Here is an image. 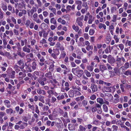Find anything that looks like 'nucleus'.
<instances>
[{
  "label": "nucleus",
  "mask_w": 131,
  "mask_h": 131,
  "mask_svg": "<svg viewBox=\"0 0 131 131\" xmlns=\"http://www.w3.org/2000/svg\"><path fill=\"white\" fill-rule=\"evenodd\" d=\"M72 72L74 74L77 76L78 77H81L83 73V70L77 69V68H72Z\"/></svg>",
  "instance_id": "f257e3e1"
},
{
  "label": "nucleus",
  "mask_w": 131,
  "mask_h": 131,
  "mask_svg": "<svg viewBox=\"0 0 131 131\" xmlns=\"http://www.w3.org/2000/svg\"><path fill=\"white\" fill-rule=\"evenodd\" d=\"M90 88L92 90V93H93L97 91L98 88L96 85L92 83Z\"/></svg>",
  "instance_id": "f03ea898"
},
{
  "label": "nucleus",
  "mask_w": 131,
  "mask_h": 131,
  "mask_svg": "<svg viewBox=\"0 0 131 131\" xmlns=\"http://www.w3.org/2000/svg\"><path fill=\"white\" fill-rule=\"evenodd\" d=\"M101 90L103 93L110 92L111 91V87H108L106 86H103Z\"/></svg>",
  "instance_id": "7ed1b4c3"
},
{
  "label": "nucleus",
  "mask_w": 131,
  "mask_h": 131,
  "mask_svg": "<svg viewBox=\"0 0 131 131\" xmlns=\"http://www.w3.org/2000/svg\"><path fill=\"white\" fill-rule=\"evenodd\" d=\"M108 62L111 64L112 66H114V63L115 62V60L113 57H107Z\"/></svg>",
  "instance_id": "20e7f679"
},
{
  "label": "nucleus",
  "mask_w": 131,
  "mask_h": 131,
  "mask_svg": "<svg viewBox=\"0 0 131 131\" xmlns=\"http://www.w3.org/2000/svg\"><path fill=\"white\" fill-rule=\"evenodd\" d=\"M18 64L20 66L19 68L20 69H23L24 68V65L23 61L21 60H20L18 61Z\"/></svg>",
  "instance_id": "39448f33"
},
{
  "label": "nucleus",
  "mask_w": 131,
  "mask_h": 131,
  "mask_svg": "<svg viewBox=\"0 0 131 131\" xmlns=\"http://www.w3.org/2000/svg\"><path fill=\"white\" fill-rule=\"evenodd\" d=\"M96 106L97 108V112L98 113L101 114L102 112L101 105L99 104H96Z\"/></svg>",
  "instance_id": "423d86ee"
},
{
  "label": "nucleus",
  "mask_w": 131,
  "mask_h": 131,
  "mask_svg": "<svg viewBox=\"0 0 131 131\" xmlns=\"http://www.w3.org/2000/svg\"><path fill=\"white\" fill-rule=\"evenodd\" d=\"M117 58L116 59V61L118 62H121L122 61L123 62V63H124L125 61V59L124 57H122L121 58H118V56H117Z\"/></svg>",
  "instance_id": "0eeeda50"
},
{
  "label": "nucleus",
  "mask_w": 131,
  "mask_h": 131,
  "mask_svg": "<svg viewBox=\"0 0 131 131\" xmlns=\"http://www.w3.org/2000/svg\"><path fill=\"white\" fill-rule=\"evenodd\" d=\"M37 92L39 94L44 95L46 94L44 90H41L40 89L37 90Z\"/></svg>",
  "instance_id": "6e6552de"
},
{
  "label": "nucleus",
  "mask_w": 131,
  "mask_h": 131,
  "mask_svg": "<svg viewBox=\"0 0 131 131\" xmlns=\"http://www.w3.org/2000/svg\"><path fill=\"white\" fill-rule=\"evenodd\" d=\"M74 91L71 90L68 92V94L69 96L70 97H73L74 96Z\"/></svg>",
  "instance_id": "1a4fd4ad"
},
{
  "label": "nucleus",
  "mask_w": 131,
  "mask_h": 131,
  "mask_svg": "<svg viewBox=\"0 0 131 131\" xmlns=\"http://www.w3.org/2000/svg\"><path fill=\"white\" fill-rule=\"evenodd\" d=\"M45 76L46 77L50 79H52V77L51 75V73L50 72L46 73Z\"/></svg>",
  "instance_id": "9d476101"
},
{
  "label": "nucleus",
  "mask_w": 131,
  "mask_h": 131,
  "mask_svg": "<svg viewBox=\"0 0 131 131\" xmlns=\"http://www.w3.org/2000/svg\"><path fill=\"white\" fill-rule=\"evenodd\" d=\"M97 101L98 103H100L101 104H103L104 103L103 99L102 98H97Z\"/></svg>",
  "instance_id": "9b49d317"
},
{
  "label": "nucleus",
  "mask_w": 131,
  "mask_h": 131,
  "mask_svg": "<svg viewBox=\"0 0 131 131\" xmlns=\"http://www.w3.org/2000/svg\"><path fill=\"white\" fill-rule=\"evenodd\" d=\"M129 67V64L128 62H126L124 64V66H123L120 68V69L122 68H124L125 69H127Z\"/></svg>",
  "instance_id": "f8f14e48"
},
{
  "label": "nucleus",
  "mask_w": 131,
  "mask_h": 131,
  "mask_svg": "<svg viewBox=\"0 0 131 131\" xmlns=\"http://www.w3.org/2000/svg\"><path fill=\"white\" fill-rule=\"evenodd\" d=\"M50 22L51 24L56 25L57 23V21L54 18L52 17L50 19Z\"/></svg>",
  "instance_id": "ddd939ff"
},
{
  "label": "nucleus",
  "mask_w": 131,
  "mask_h": 131,
  "mask_svg": "<svg viewBox=\"0 0 131 131\" xmlns=\"http://www.w3.org/2000/svg\"><path fill=\"white\" fill-rule=\"evenodd\" d=\"M84 71L87 77H91V74L88 70H84Z\"/></svg>",
  "instance_id": "4468645a"
},
{
  "label": "nucleus",
  "mask_w": 131,
  "mask_h": 131,
  "mask_svg": "<svg viewBox=\"0 0 131 131\" xmlns=\"http://www.w3.org/2000/svg\"><path fill=\"white\" fill-rule=\"evenodd\" d=\"M87 69L90 72H92L94 69V68L92 66L90 65H88L86 67Z\"/></svg>",
  "instance_id": "2eb2a0df"
},
{
  "label": "nucleus",
  "mask_w": 131,
  "mask_h": 131,
  "mask_svg": "<svg viewBox=\"0 0 131 131\" xmlns=\"http://www.w3.org/2000/svg\"><path fill=\"white\" fill-rule=\"evenodd\" d=\"M66 52L64 51H62L61 52V53L60 54V56L59 57V59L61 58H63L66 56Z\"/></svg>",
  "instance_id": "dca6fc26"
},
{
  "label": "nucleus",
  "mask_w": 131,
  "mask_h": 131,
  "mask_svg": "<svg viewBox=\"0 0 131 131\" xmlns=\"http://www.w3.org/2000/svg\"><path fill=\"white\" fill-rule=\"evenodd\" d=\"M111 13H114L117 10V8L115 6H113L111 8Z\"/></svg>",
  "instance_id": "f3484780"
},
{
  "label": "nucleus",
  "mask_w": 131,
  "mask_h": 131,
  "mask_svg": "<svg viewBox=\"0 0 131 131\" xmlns=\"http://www.w3.org/2000/svg\"><path fill=\"white\" fill-rule=\"evenodd\" d=\"M1 8L3 10L4 12H6L7 10V6L6 5L3 3L2 4Z\"/></svg>",
  "instance_id": "a211bd4d"
},
{
  "label": "nucleus",
  "mask_w": 131,
  "mask_h": 131,
  "mask_svg": "<svg viewBox=\"0 0 131 131\" xmlns=\"http://www.w3.org/2000/svg\"><path fill=\"white\" fill-rule=\"evenodd\" d=\"M106 67L104 65H101L100 66V71H102L106 69Z\"/></svg>",
  "instance_id": "6ab92c4d"
},
{
  "label": "nucleus",
  "mask_w": 131,
  "mask_h": 131,
  "mask_svg": "<svg viewBox=\"0 0 131 131\" xmlns=\"http://www.w3.org/2000/svg\"><path fill=\"white\" fill-rule=\"evenodd\" d=\"M6 112L8 114H11L13 113V110L11 108L7 109L6 110Z\"/></svg>",
  "instance_id": "aec40b11"
},
{
  "label": "nucleus",
  "mask_w": 131,
  "mask_h": 131,
  "mask_svg": "<svg viewBox=\"0 0 131 131\" xmlns=\"http://www.w3.org/2000/svg\"><path fill=\"white\" fill-rule=\"evenodd\" d=\"M39 75V73L38 71H35L34 72V76L33 75V77H35L34 79L36 80Z\"/></svg>",
  "instance_id": "412c9836"
},
{
  "label": "nucleus",
  "mask_w": 131,
  "mask_h": 131,
  "mask_svg": "<svg viewBox=\"0 0 131 131\" xmlns=\"http://www.w3.org/2000/svg\"><path fill=\"white\" fill-rule=\"evenodd\" d=\"M99 121L96 119L93 120L91 124L95 125H99Z\"/></svg>",
  "instance_id": "4be33fe9"
},
{
  "label": "nucleus",
  "mask_w": 131,
  "mask_h": 131,
  "mask_svg": "<svg viewBox=\"0 0 131 131\" xmlns=\"http://www.w3.org/2000/svg\"><path fill=\"white\" fill-rule=\"evenodd\" d=\"M72 89L73 90H78L81 91V88L78 86H73L72 87Z\"/></svg>",
  "instance_id": "5701e85b"
},
{
  "label": "nucleus",
  "mask_w": 131,
  "mask_h": 131,
  "mask_svg": "<svg viewBox=\"0 0 131 131\" xmlns=\"http://www.w3.org/2000/svg\"><path fill=\"white\" fill-rule=\"evenodd\" d=\"M72 28L73 29L75 30L76 32L78 31L79 29L78 26H76L75 25L72 26Z\"/></svg>",
  "instance_id": "b1692460"
},
{
  "label": "nucleus",
  "mask_w": 131,
  "mask_h": 131,
  "mask_svg": "<svg viewBox=\"0 0 131 131\" xmlns=\"http://www.w3.org/2000/svg\"><path fill=\"white\" fill-rule=\"evenodd\" d=\"M97 108L96 104L95 106H93L92 107L91 111L92 112H96L97 111Z\"/></svg>",
  "instance_id": "393cba45"
},
{
  "label": "nucleus",
  "mask_w": 131,
  "mask_h": 131,
  "mask_svg": "<svg viewBox=\"0 0 131 131\" xmlns=\"http://www.w3.org/2000/svg\"><path fill=\"white\" fill-rule=\"evenodd\" d=\"M76 22L79 26L80 27H82L83 26V23L81 21L76 19Z\"/></svg>",
  "instance_id": "a878e982"
},
{
  "label": "nucleus",
  "mask_w": 131,
  "mask_h": 131,
  "mask_svg": "<svg viewBox=\"0 0 131 131\" xmlns=\"http://www.w3.org/2000/svg\"><path fill=\"white\" fill-rule=\"evenodd\" d=\"M93 49V46L92 45H89L86 47V49L88 51H90V50H92Z\"/></svg>",
  "instance_id": "bb28decb"
},
{
  "label": "nucleus",
  "mask_w": 131,
  "mask_h": 131,
  "mask_svg": "<svg viewBox=\"0 0 131 131\" xmlns=\"http://www.w3.org/2000/svg\"><path fill=\"white\" fill-rule=\"evenodd\" d=\"M124 74L127 76L131 75V70H128L125 72Z\"/></svg>",
  "instance_id": "cd10ccee"
},
{
  "label": "nucleus",
  "mask_w": 131,
  "mask_h": 131,
  "mask_svg": "<svg viewBox=\"0 0 131 131\" xmlns=\"http://www.w3.org/2000/svg\"><path fill=\"white\" fill-rule=\"evenodd\" d=\"M92 16H90L89 17V20L88 21V23L89 24H92L93 21L92 19Z\"/></svg>",
  "instance_id": "c85d7f7f"
},
{
  "label": "nucleus",
  "mask_w": 131,
  "mask_h": 131,
  "mask_svg": "<svg viewBox=\"0 0 131 131\" xmlns=\"http://www.w3.org/2000/svg\"><path fill=\"white\" fill-rule=\"evenodd\" d=\"M83 37L84 39L86 40H89V37L88 34L85 33L83 35Z\"/></svg>",
  "instance_id": "c756f323"
},
{
  "label": "nucleus",
  "mask_w": 131,
  "mask_h": 131,
  "mask_svg": "<svg viewBox=\"0 0 131 131\" xmlns=\"http://www.w3.org/2000/svg\"><path fill=\"white\" fill-rule=\"evenodd\" d=\"M23 50L25 52H26L28 53H29L30 52V49L29 48H27L26 46H25L23 47Z\"/></svg>",
  "instance_id": "7c9ffc66"
},
{
  "label": "nucleus",
  "mask_w": 131,
  "mask_h": 131,
  "mask_svg": "<svg viewBox=\"0 0 131 131\" xmlns=\"http://www.w3.org/2000/svg\"><path fill=\"white\" fill-rule=\"evenodd\" d=\"M103 108L104 111L105 112H107L108 111V108L107 106L105 104L103 105Z\"/></svg>",
  "instance_id": "2f4dec72"
},
{
  "label": "nucleus",
  "mask_w": 131,
  "mask_h": 131,
  "mask_svg": "<svg viewBox=\"0 0 131 131\" xmlns=\"http://www.w3.org/2000/svg\"><path fill=\"white\" fill-rule=\"evenodd\" d=\"M80 131H85L86 129L85 128L81 125H80L79 127Z\"/></svg>",
  "instance_id": "473e14b6"
},
{
  "label": "nucleus",
  "mask_w": 131,
  "mask_h": 131,
  "mask_svg": "<svg viewBox=\"0 0 131 131\" xmlns=\"http://www.w3.org/2000/svg\"><path fill=\"white\" fill-rule=\"evenodd\" d=\"M125 88L126 89H129L131 90V84H126L125 86Z\"/></svg>",
  "instance_id": "72a5a7b5"
},
{
  "label": "nucleus",
  "mask_w": 131,
  "mask_h": 131,
  "mask_svg": "<svg viewBox=\"0 0 131 131\" xmlns=\"http://www.w3.org/2000/svg\"><path fill=\"white\" fill-rule=\"evenodd\" d=\"M65 33L64 31H62L61 32L57 31V34L59 36H60L61 35H63Z\"/></svg>",
  "instance_id": "f704fd0d"
},
{
  "label": "nucleus",
  "mask_w": 131,
  "mask_h": 131,
  "mask_svg": "<svg viewBox=\"0 0 131 131\" xmlns=\"http://www.w3.org/2000/svg\"><path fill=\"white\" fill-rule=\"evenodd\" d=\"M88 102L87 101L85 100H83L82 101V104L84 106H86L88 104Z\"/></svg>",
  "instance_id": "c9c22d12"
},
{
  "label": "nucleus",
  "mask_w": 131,
  "mask_h": 131,
  "mask_svg": "<svg viewBox=\"0 0 131 131\" xmlns=\"http://www.w3.org/2000/svg\"><path fill=\"white\" fill-rule=\"evenodd\" d=\"M95 31L93 29H90L89 31V34L90 35H92L94 34Z\"/></svg>",
  "instance_id": "e433bc0d"
},
{
  "label": "nucleus",
  "mask_w": 131,
  "mask_h": 131,
  "mask_svg": "<svg viewBox=\"0 0 131 131\" xmlns=\"http://www.w3.org/2000/svg\"><path fill=\"white\" fill-rule=\"evenodd\" d=\"M117 16L116 15H114L113 17V19L112 21L113 22H115L117 20Z\"/></svg>",
  "instance_id": "4c0bfd02"
},
{
  "label": "nucleus",
  "mask_w": 131,
  "mask_h": 131,
  "mask_svg": "<svg viewBox=\"0 0 131 131\" xmlns=\"http://www.w3.org/2000/svg\"><path fill=\"white\" fill-rule=\"evenodd\" d=\"M78 90H75L74 91V93L78 95H81V93L79 92Z\"/></svg>",
  "instance_id": "58836bf2"
},
{
  "label": "nucleus",
  "mask_w": 131,
  "mask_h": 131,
  "mask_svg": "<svg viewBox=\"0 0 131 131\" xmlns=\"http://www.w3.org/2000/svg\"><path fill=\"white\" fill-rule=\"evenodd\" d=\"M82 6L83 7L86 8V10H87L88 8V7L86 2L83 3Z\"/></svg>",
  "instance_id": "ea45409f"
},
{
  "label": "nucleus",
  "mask_w": 131,
  "mask_h": 131,
  "mask_svg": "<svg viewBox=\"0 0 131 131\" xmlns=\"http://www.w3.org/2000/svg\"><path fill=\"white\" fill-rule=\"evenodd\" d=\"M120 88L122 92H125V90L124 86L123 84H121L120 85Z\"/></svg>",
  "instance_id": "a19ab883"
},
{
  "label": "nucleus",
  "mask_w": 131,
  "mask_h": 131,
  "mask_svg": "<svg viewBox=\"0 0 131 131\" xmlns=\"http://www.w3.org/2000/svg\"><path fill=\"white\" fill-rule=\"evenodd\" d=\"M118 46L121 51L123 50L124 48V46L123 44H120L118 45Z\"/></svg>",
  "instance_id": "79ce46f5"
},
{
  "label": "nucleus",
  "mask_w": 131,
  "mask_h": 131,
  "mask_svg": "<svg viewBox=\"0 0 131 131\" xmlns=\"http://www.w3.org/2000/svg\"><path fill=\"white\" fill-rule=\"evenodd\" d=\"M112 127L113 129V131H117L118 130V127L115 125H113Z\"/></svg>",
  "instance_id": "37998d69"
},
{
  "label": "nucleus",
  "mask_w": 131,
  "mask_h": 131,
  "mask_svg": "<svg viewBox=\"0 0 131 131\" xmlns=\"http://www.w3.org/2000/svg\"><path fill=\"white\" fill-rule=\"evenodd\" d=\"M61 44L59 42H57L56 44V47L58 49L60 48Z\"/></svg>",
  "instance_id": "c03bdc74"
},
{
  "label": "nucleus",
  "mask_w": 131,
  "mask_h": 131,
  "mask_svg": "<svg viewBox=\"0 0 131 131\" xmlns=\"http://www.w3.org/2000/svg\"><path fill=\"white\" fill-rule=\"evenodd\" d=\"M113 38L115 41L116 43H117L119 42V39L118 38L117 36L116 35H114Z\"/></svg>",
  "instance_id": "a18cd8bd"
},
{
  "label": "nucleus",
  "mask_w": 131,
  "mask_h": 131,
  "mask_svg": "<svg viewBox=\"0 0 131 131\" xmlns=\"http://www.w3.org/2000/svg\"><path fill=\"white\" fill-rule=\"evenodd\" d=\"M127 44H128V46H131V41H130L128 40H127L126 42V43L125 45L127 46Z\"/></svg>",
  "instance_id": "49530a36"
},
{
  "label": "nucleus",
  "mask_w": 131,
  "mask_h": 131,
  "mask_svg": "<svg viewBox=\"0 0 131 131\" xmlns=\"http://www.w3.org/2000/svg\"><path fill=\"white\" fill-rule=\"evenodd\" d=\"M96 98V96L95 95L93 94L90 97V99L91 100H94Z\"/></svg>",
  "instance_id": "de8ad7c7"
},
{
  "label": "nucleus",
  "mask_w": 131,
  "mask_h": 131,
  "mask_svg": "<svg viewBox=\"0 0 131 131\" xmlns=\"http://www.w3.org/2000/svg\"><path fill=\"white\" fill-rule=\"evenodd\" d=\"M28 13L29 16H31L33 14V9H31L30 10H29Z\"/></svg>",
  "instance_id": "09e8293b"
},
{
  "label": "nucleus",
  "mask_w": 131,
  "mask_h": 131,
  "mask_svg": "<svg viewBox=\"0 0 131 131\" xmlns=\"http://www.w3.org/2000/svg\"><path fill=\"white\" fill-rule=\"evenodd\" d=\"M49 107L48 106H46V105H45L42 108V109L43 110V111H47V110H48L49 109Z\"/></svg>",
  "instance_id": "8fccbe9b"
},
{
  "label": "nucleus",
  "mask_w": 131,
  "mask_h": 131,
  "mask_svg": "<svg viewBox=\"0 0 131 131\" xmlns=\"http://www.w3.org/2000/svg\"><path fill=\"white\" fill-rule=\"evenodd\" d=\"M31 65L29 64H28L27 67V68L28 69V71L29 72H31L32 71V70L31 68Z\"/></svg>",
  "instance_id": "3c124183"
},
{
  "label": "nucleus",
  "mask_w": 131,
  "mask_h": 131,
  "mask_svg": "<svg viewBox=\"0 0 131 131\" xmlns=\"http://www.w3.org/2000/svg\"><path fill=\"white\" fill-rule=\"evenodd\" d=\"M95 40V37L94 36L91 37L90 39V40L91 42H94Z\"/></svg>",
  "instance_id": "603ef678"
},
{
  "label": "nucleus",
  "mask_w": 131,
  "mask_h": 131,
  "mask_svg": "<svg viewBox=\"0 0 131 131\" xmlns=\"http://www.w3.org/2000/svg\"><path fill=\"white\" fill-rule=\"evenodd\" d=\"M121 127L122 128H124L126 129L127 131H129L130 130L129 128L127 127L126 126L124 125H121Z\"/></svg>",
  "instance_id": "864d4df0"
},
{
  "label": "nucleus",
  "mask_w": 131,
  "mask_h": 131,
  "mask_svg": "<svg viewBox=\"0 0 131 131\" xmlns=\"http://www.w3.org/2000/svg\"><path fill=\"white\" fill-rule=\"evenodd\" d=\"M73 78V75L72 74L68 75V78L70 81H71L72 80Z\"/></svg>",
  "instance_id": "5fc2aeb1"
},
{
  "label": "nucleus",
  "mask_w": 131,
  "mask_h": 131,
  "mask_svg": "<svg viewBox=\"0 0 131 131\" xmlns=\"http://www.w3.org/2000/svg\"><path fill=\"white\" fill-rule=\"evenodd\" d=\"M113 70L114 72L116 74H117L119 72V70L118 68L115 67L114 68Z\"/></svg>",
  "instance_id": "6e6d98bb"
},
{
  "label": "nucleus",
  "mask_w": 131,
  "mask_h": 131,
  "mask_svg": "<svg viewBox=\"0 0 131 131\" xmlns=\"http://www.w3.org/2000/svg\"><path fill=\"white\" fill-rule=\"evenodd\" d=\"M47 93L49 94V95H53L54 94V92L52 90H50L47 91Z\"/></svg>",
  "instance_id": "4d7b16f0"
},
{
  "label": "nucleus",
  "mask_w": 131,
  "mask_h": 131,
  "mask_svg": "<svg viewBox=\"0 0 131 131\" xmlns=\"http://www.w3.org/2000/svg\"><path fill=\"white\" fill-rule=\"evenodd\" d=\"M123 63L122 62H117L116 63V67L117 68H119L123 64Z\"/></svg>",
  "instance_id": "13d9d810"
},
{
  "label": "nucleus",
  "mask_w": 131,
  "mask_h": 131,
  "mask_svg": "<svg viewBox=\"0 0 131 131\" xmlns=\"http://www.w3.org/2000/svg\"><path fill=\"white\" fill-rule=\"evenodd\" d=\"M50 102V100L48 98H47L45 100V103L46 104H49Z\"/></svg>",
  "instance_id": "bf43d9fd"
},
{
  "label": "nucleus",
  "mask_w": 131,
  "mask_h": 131,
  "mask_svg": "<svg viewBox=\"0 0 131 131\" xmlns=\"http://www.w3.org/2000/svg\"><path fill=\"white\" fill-rule=\"evenodd\" d=\"M54 66L53 64L51 65L49 67L50 70L51 71H53L54 69Z\"/></svg>",
  "instance_id": "052dcab7"
},
{
  "label": "nucleus",
  "mask_w": 131,
  "mask_h": 131,
  "mask_svg": "<svg viewBox=\"0 0 131 131\" xmlns=\"http://www.w3.org/2000/svg\"><path fill=\"white\" fill-rule=\"evenodd\" d=\"M107 68L109 70H112L113 69V68L111 67V65L108 64V63H107L106 64Z\"/></svg>",
  "instance_id": "680f3d73"
},
{
  "label": "nucleus",
  "mask_w": 131,
  "mask_h": 131,
  "mask_svg": "<svg viewBox=\"0 0 131 131\" xmlns=\"http://www.w3.org/2000/svg\"><path fill=\"white\" fill-rule=\"evenodd\" d=\"M48 13L47 11H44L43 13V15L45 17H47L48 15Z\"/></svg>",
  "instance_id": "e2e57ef3"
},
{
  "label": "nucleus",
  "mask_w": 131,
  "mask_h": 131,
  "mask_svg": "<svg viewBox=\"0 0 131 131\" xmlns=\"http://www.w3.org/2000/svg\"><path fill=\"white\" fill-rule=\"evenodd\" d=\"M119 101V98H115L114 99L113 103L115 104H116L118 103Z\"/></svg>",
  "instance_id": "0e129e2a"
},
{
  "label": "nucleus",
  "mask_w": 131,
  "mask_h": 131,
  "mask_svg": "<svg viewBox=\"0 0 131 131\" xmlns=\"http://www.w3.org/2000/svg\"><path fill=\"white\" fill-rule=\"evenodd\" d=\"M4 103L5 105L7 104H10V102L8 100H5L4 101Z\"/></svg>",
  "instance_id": "69168bd1"
},
{
  "label": "nucleus",
  "mask_w": 131,
  "mask_h": 131,
  "mask_svg": "<svg viewBox=\"0 0 131 131\" xmlns=\"http://www.w3.org/2000/svg\"><path fill=\"white\" fill-rule=\"evenodd\" d=\"M44 97L43 96H41L39 99V100L43 103H45V101L43 99Z\"/></svg>",
  "instance_id": "338daca9"
},
{
  "label": "nucleus",
  "mask_w": 131,
  "mask_h": 131,
  "mask_svg": "<svg viewBox=\"0 0 131 131\" xmlns=\"http://www.w3.org/2000/svg\"><path fill=\"white\" fill-rule=\"evenodd\" d=\"M34 20L38 24H40L41 23V21L38 18L34 19Z\"/></svg>",
  "instance_id": "774afa93"
}]
</instances>
